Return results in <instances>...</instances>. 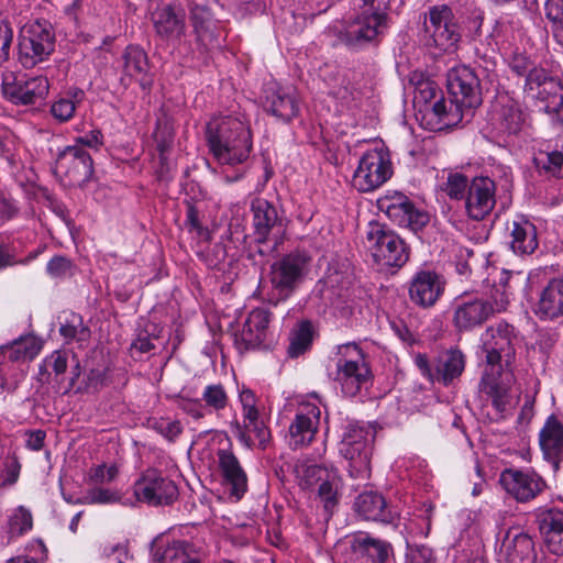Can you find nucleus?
Wrapping results in <instances>:
<instances>
[{
  "mask_svg": "<svg viewBox=\"0 0 563 563\" xmlns=\"http://www.w3.org/2000/svg\"><path fill=\"white\" fill-rule=\"evenodd\" d=\"M272 313L265 308L253 309L240 332L234 334V342L241 351L260 347L267 335Z\"/></svg>",
  "mask_w": 563,
  "mask_h": 563,
  "instance_id": "c85d7f7f",
  "label": "nucleus"
},
{
  "mask_svg": "<svg viewBox=\"0 0 563 563\" xmlns=\"http://www.w3.org/2000/svg\"><path fill=\"white\" fill-rule=\"evenodd\" d=\"M59 333L67 343L76 341L80 346L89 341L91 334L90 329L84 324L82 317L75 312L65 316Z\"/></svg>",
  "mask_w": 563,
  "mask_h": 563,
  "instance_id": "a19ab883",
  "label": "nucleus"
},
{
  "mask_svg": "<svg viewBox=\"0 0 563 563\" xmlns=\"http://www.w3.org/2000/svg\"><path fill=\"white\" fill-rule=\"evenodd\" d=\"M355 511L365 520L389 523L394 519L383 495L376 492H364L354 501Z\"/></svg>",
  "mask_w": 563,
  "mask_h": 563,
  "instance_id": "e433bc0d",
  "label": "nucleus"
},
{
  "mask_svg": "<svg viewBox=\"0 0 563 563\" xmlns=\"http://www.w3.org/2000/svg\"><path fill=\"white\" fill-rule=\"evenodd\" d=\"M351 550L366 563H393L395 558L390 542L368 533L355 536L351 541Z\"/></svg>",
  "mask_w": 563,
  "mask_h": 563,
  "instance_id": "c756f323",
  "label": "nucleus"
},
{
  "mask_svg": "<svg viewBox=\"0 0 563 563\" xmlns=\"http://www.w3.org/2000/svg\"><path fill=\"white\" fill-rule=\"evenodd\" d=\"M516 339L515 327L506 321L487 327L481 335L485 364L478 387L481 394L492 402L497 420L505 418L511 404Z\"/></svg>",
  "mask_w": 563,
  "mask_h": 563,
  "instance_id": "f257e3e1",
  "label": "nucleus"
},
{
  "mask_svg": "<svg viewBox=\"0 0 563 563\" xmlns=\"http://www.w3.org/2000/svg\"><path fill=\"white\" fill-rule=\"evenodd\" d=\"M120 500V495L109 488L95 487L87 492L86 496L79 498L77 503L81 505L88 504H112Z\"/></svg>",
  "mask_w": 563,
  "mask_h": 563,
  "instance_id": "603ef678",
  "label": "nucleus"
},
{
  "mask_svg": "<svg viewBox=\"0 0 563 563\" xmlns=\"http://www.w3.org/2000/svg\"><path fill=\"white\" fill-rule=\"evenodd\" d=\"M448 91L459 104L473 115V110L482 104V90L478 76L468 66H460L448 73Z\"/></svg>",
  "mask_w": 563,
  "mask_h": 563,
  "instance_id": "f3484780",
  "label": "nucleus"
},
{
  "mask_svg": "<svg viewBox=\"0 0 563 563\" xmlns=\"http://www.w3.org/2000/svg\"><path fill=\"white\" fill-rule=\"evenodd\" d=\"M265 108L274 117L289 122L299 113V101L291 88L268 85L265 89Z\"/></svg>",
  "mask_w": 563,
  "mask_h": 563,
  "instance_id": "7c9ffc66",
  "label": "nucleus"
},
{
  "mask_svg": "<svg viewBox=\"0 0 563 563\" xmlns=\"http://www.w3.org/2000/svg\"><path fill=\"white\" fill-rule=\"evenodd\" d=\"M533 163L541 175L563 178V153L559 151L540 152Z\"/></svg>",
  "mask_w": 563,
  "mask_h": 563,
  "instance_id": "37998d69",
  "label": "nucleus"
},
{
  "mask_svg": "<svg viewBox=\"0 0 563 563\" xmlns=\"http://www.w3.org/2000/svg\"><path fill=\"white\" fill-rule=\"evenodd\" d=\"M525 92L543 103L542 110L547 113L559 112L563 107V86L548 75L547 70H536L530 75L529 86Z\"/></svg>",
  "mask_w": 563,
  "mask_h": 563,
  "instance_id": "5701e85b",
  "label": "nucleus"
},
{
  "mask_svg": "<svg viewBox=\"0 0 563 563\" xmlns=\"http://www.w3.org/2000/svg\"><path fill=\"white\" fill-rule=\"evenodd\" d=\"M13 40V31L10 24L3 20L0 21V63H4L10 57V47Z\"/></svg>",
  "mask_w": 563,
  "mask_h": 563,
  "instance_id": "052dcab7",
  "label": "nucleus"
},
{
  "mask_svg": "<svg viewBox=\"0 0 563 563\" xmlns=\"http://www.w3.org/2000/svg\"><path fill=\"white\" fill-rule=\"evenodd\" d=\"M366 246L374 261L386 267H401L409 260L404 240L379 222H371L366 230Z\"/></svg>",
  "mask_w": 563,
  "mask_h": 563,
  "instance_id": "0eeeda50",
  "label": "nucleus"
},
{
  "mask_svg": "<svg viewBox=\"0 0 563 563\" xmlns=\"http://www.w3.org/2000/svg\"><path fill=\"white\" fill-rule=\"evenodd\" d=\"M320 409L313 404H301L288 430L289 445L299 448L309 444L319 427Z\"/></svg>",
  "mask_w": 563,
  "mask_h": 563,
  "instance_id": "a878e982",
  "label": "nucleus"
},
{
  "mask_svg": "<svg viewBox=\"0 0 563 563\" xmlns=\"http://www.w3.org/2000/svg\"><path fill=\"white\" fill-rule=\"evenodd\" d=\"M150 427L168 441H174L181 432L183 426L178 420L169 418H154L148 421Z\"/></svg>",
  "mask_w": 563,
  "mask_h": 563,
  "instance_id": "09e8293b",
  "label": "nucleus"
},
{
  "mask_svg": "<svg viewBox=\"0 0 563 563\" xmlns=\"http://www.w3.org/2000/svg\"><path fill=\"white\" fill-rule=\"evenodd\" d=\"M437 558L431 548L427 545H412L406 553V563H435Z\"/></svg>",
  "mask_w": 563,
  "mask_h": 563,
  "instance_id": "6e6d98bb",
  "label": "nucleus"
},
{
  "mask_svg": "<svg viewBox=\"0 0 563 563\" xmlns=\"http://www.w3.org/2000/svg\"><path fill=\"white\" fill-rule=\"evenodd\" d=\"M184 224L189 232H195L199 238L208 235V230L200 220V211L191 201H186V220Z\"/></svg>",
  "mask_w": 563,
  "mask_h": 563,
  "instance_id": "5fc2aeb1",
  "label": "nucleus"
},
{
  "mask_svg": "<svg viewBox=\"0 0 563 563\" xmlns=\"http://www.w3.org/2000/svg\"><path fill=\"white\" fill-rule=\"evenodd\" d=\"M156 563H201V551L186 540L158 539L152 548Z\"/></svg>",
  "mask_w": 563,
  "mask_h": 563,
  "instance_id": "bb28decb",
  "label": "nucleus"
},
{
  "mask_svg": "<svg viewBox=\"0 0 563 563\" xmlns=\"http://www.w3.org/2000/svg\"><path fill=\"white\" fill-rule=\"evenodd\" d=\"M490 307L493 309V316L495 313L505 311L507 309V306L509 303V294L506 290V286L497 287L494 291L490 294Z\"/></svg>",
  "mask_w": 563,
  "mask_h": 563,
  "instance_id": "774afa93",
  "label": "nucleus"
},
{
  "mask_svg": "<svg viewBox=\"0 0 563 563\" xmlns=\"http://www.w3.org/2000/svg\"><path fill=\"white\" fill-rule=\"evenodd\" d=\"M201 400L206 408L213 411H221L229 404V396L222 384H210L205 387L201 394Z\"/></svg>",
  "mask_w": 563,
  "mask_h": 563,
  "instance_id": "49530a36",
  "label": "nucleus"
},
{
  "mask_svg": "<svg viewBox=\"0 0 563 563\" xmlns=\"http://www.w3.org/2000/svg\"><path fill=\"white\" fill-rule=\"evenodd\" d=\"M464 115L466 110L463 106L455 102L453 98L446 100L441 97L430 106L424 118H429L427 128L437 131L457 125Z\"/></svg>",
  "mask_w": 563,
  "mask_h": 563,
  "instance_id": "473e14b6",
  "label": "nucleus"
},
{
  "mask_svg": "<svg viewBox=\"0 0 563 563\" xmlns=\"http://www.w3.org/2000/svg\"><path fill=\"white\" fill-rule=\"evenodd\" d=\"M67 366L68 358L66 353L62 351H54L51 355L44 358L43 365L40 368V374H47L49 376L51 373L48 372V369H52L55 376L58 377L65 374Z\"/></svg>",
  "mask_w": 563,
  "mask_h": 563,
  "instance_id": "3c124183",
  "label": "nucleus"
},
{
  "mask_svg": "<svg viewBox=\"0 0 563 563\" xmlns=\"http://www.w3.org/2000/svg\"><path fill=\"white\" fill-rule=\"evenodd\" d=\"M509 67L512 73L519 77H525V89L529 86V78L536 70H543L544 68L534 66L533 62L530 60L523 54H514L509 60Z\"/></svg>",
  "mask_w": 563,
  "mask_h": 563,
  "instance_id": "8fccbe9b",
  "label": "nucleus"
},
{
  "mask_svg": "<svg viewBox=\"0 0 563 563\" xmlns=\"http://www.w3.org/2000/svg\"><path fill=\"white\" fill-rule=\"evenodd\" d=\"M54 174L63 176L71 186H82L93 175V162L90 154L79 145H70L58 152Z\"/></svg>",
  "mask_w": 563,
  "mask_h": 563,
  "instance_id": "dca6fc26",
  "label": "nucleus"
},
{
  "mask_svg": "<svg viewBox=\"0 0 563 563\" xmlns=\"http://www.w3.org/2000/svg\"><path fill=\"white\" fill-rule=\"evenodd\" d=\"M136 500L148 506L172 505L178 497L176 484L156 468H146L133 485Z\"/></svg>",
  "mask_w": 563,
  "mask_h": 563,
  "instance_id": "f8f14e48",
  "label": "nucleus"
},
{
  "mask_svg": "<svg viewBox=\"0 0 563 563\" xmlns=\"http://www.w3.org/2000/svg\"><path fill=\"white\" fill-rule=\"evenodd\" d=\"M318 496L323 503L327 512H332L338 504L336 489L334 488L330 478H324L318 488Z\"/></svg>",
  "mask_w": 563,
  "mask_h": 563,
  "instance_id": "4d7b16f0",
  "label": "nucleus"
},
{
  "mask_svg": "<svg viewBox=\"0 0 563 563\" xmlns=\"http://www.w3.org/2000/svg\"><path fill=\"white\" fill-rule=\"evenodd\" d=\"M240 401L242 404L244 419H254V416H258V410L256 408V398L253 390L249 388H243L240 393Z\"/></svg>",
  "mask_w": 563,
  "mask_h": 563,
  "instance_id": "338daca9",
  "label": "nucleus"
},
{
  "mask_svg": "<svg viewBox=\"0 0 563 563\" xmlns=\"http://www.w3.org/2000/svg\"><path fill=\"white\" fill-rule=\"evenodd\" d=\"M497 558L499 563H542L538 561L532 538L517 528L505 532Z\"/></svg>",
  "mask_w": 563,
  "mask_h": 563,
  "instance_id": "4be33fe9",
  "label": "nucleus"
},
{
  "mask_svg": "<svg viewBox=\"0 0 563 563\" xmlns=\"http://www.w3.org/2000/svg\"><path fill=\"white\" fill-rule=\"evenodd\" d=\"M445 289V279L433 269H420L409 282L408 295L420 308L433 307Z\"/></svg>",
  "mask_w": 563,
  "mask_h": 563,
  "instance_id": "aec40b11",
  "label": "nucleus"
},
{
  "mask_svg": "<svg viewBox=\"0 0 563 563\" xmlns=\"http://www.w3.org/2000/svg\"><path fill=\"white\" fill-rule=\"evenodd\" d=\"M484 19H485L484 11L481 9H474L468 12V14L464 21L468 36H471L472 38H475V37L482 35V26H483Z\"/></svg>",
  "mask_w": 563,
  "mask_h": 563,
  "instance_id": "bf43d9fd",
  "label": "nucleus"
},
{
  "mask_svg": "<svg viewBox=\"0 0 563 563\" xmlns=\"http://www.w3.org/2000/svg\"><path fill=\"white\" fill-rule=\"evenodd\" d=\"M389 22L388 14L362 12L340 33L339 40L352 49H361L372 43L378 44L389 27Z\"/></svg>",
  "mask_w": 563,
  "mask_h": 563,
  "instance_id": "1a4fd4ad",
  "label": "nucleus"
},
{
  "mask_svg": "<svg viewBox=\"0 0 563 563\" xmlns=\"http://www.w3.org/2000/svg\"><path fill=\"white\" fill-rule=\"evenodd\" d=\"M423 31L427 45L441 53H453L462 38L461 26L453 10L448 4L429 8L424 14Z\"/></svg>",
  "mask_w": 563,
  "mask_h": 563,
  "instance_id": "423d86ee",
  "label": "nucleus"
},
{
  "mask_svg": "<svg viewBox=\"0 0 563 563\" xmlns=\"http://www.w3.org/2000/svg\"><path fill=\"white\" fill-rule=\"evenodd\" d=\"M46 272L53 278H66L73 276L74 265L66 256L56 255L47 263Z\"/></svg>",
  "mask_w": 563,
  "mask_h": 563,
  "instance_id": "864d4df0",
  "label": "nucleus"
},
{
  "mask_svg": "<svg viewBox=\"0 0 563 563\" xmlns=\"http://www.w3.org/2000/svg\"><path fill=\"white\" fill-rule=\"evenodd\" d=\"M3 97L15 106H33L48 95L49 84L44 76L30 77L12 71L2 75Z\"/></svg>",
  "mask_w": 563,
  "mask_h": 563,
  "instance_id": "6e6552de",
  "label": "nucleus"
},
{
  "mask_svg": "<svg viewBox=\"0 0 563 563\" xmlns=\"http://www.w3.org/2000/svg\"><path fill=\"white\" fill-rule=\"evenodd\" d=\"M465 212L475 221L490 214L496 205V184L489 177H474L465 197Z\"/></svg>",
  "mask_w": 563,
  "mask_h": 563,
  "instance_id": "412c9836",
  "label": "nucleus"
},
{
  "mask_svg": "<svg viewBox=\"0 0 563 563\" xmlns=\"http://www.w3.org/2000/svg\"><path fill=\"white\" fill-rule=\"evenodd\" d=\"M206 135L210 152L220 164H240L246 161L251 153V131L241 118H213L207 124Z\"/></svg>",
  "mask_w": 563,
  "mask_h": 563,
  "instance_id": "f03ea898",
  "label": "nucleus"
},
{
  "mask_svg": "<svg viewBox=\"0 0 563 563\" xmlns=\"http://www.w3.org/2000/svg\"><path fill=\"white\" fill-rule=\"evenodd\" d=\"M178 407L194 419L199 420L206 416V407L200 399H188L180 397L178 400Z\"/></svg>",
  "mask_w": 563,
  "mask_h": 563,
  "instance_id": "680f3d73",
  "label": "nucleus"
},
{
  "mask_svg": "<svg viewBox=\"0 0 563 563\" xmlns=\"http://www.w3.org/2000/svg\"><path fill=\"white\" fill-rule=\"evenodd\" d=\"M393 175L391 162L383 150H369L360 158L352 178L360 192H371L385 184Z\"/></svg>",
  "mask_w": 563,
  "mask_h": 563,
  "instance_id": "9d476101",
  "label": "nucleus"
},
{
  "mask_svg": "<svg viewBox=\"0 0 563 563\" xmlns=\"http://www.w3.org/2000/svg\"><path fill=\"white\" fill-rule=\"evenodd\" d=\"M440 92L441 91L439 90L434 82L426 81L420 84L418 88V93L416 96V100H418L419 102H424V110L427 112L430 109V106L432 104L431 101L437 99Z\"/></svg>",
  "mask_w": 563,
  "mask_h": 563,
  "instance_id": "69168bd1",
  "label": "nucleus"
},
{
  "mask_svg": "<svg viewBox=\"0 0 563 563\" xmlns=\"http://www.w3.org/2000/svg\"><path fill=\"white\" fill-rule=\"evenodd\" d=\"M15 344L22 347L27 360H33L43 346L42 341L34 335L21 336L15 340Z\"/></svg>",
  "mask_w": 563,
  "mask_h": 563,
  "instance_id": "e2e57ef3",
  "label": "nucleus"
},
{
  "mask_svg": "<svg viewBox=\"0 0 563 563\" xmlns=\"http://www.w3.org/2000/svg\"><path fill=\"white\" fill-rule=\"evenodd\" d=\"M55 51V32L46 20H36L22 26L19 34L18 60L31 69L46 60Z\"/></svg>",
  "mask_w": 563,
  "mask_h": 563,
  "instance_id": "39448f33",
  "label": "nucleus"
},
{
  "mask_svg": "<svg viewBox=\"0 0 563 563\" xmlns=\"http://www.w3.org/2000/svg\"><path fill=\"white\" fill-rule=\"evenodd\" d=\"M377 206L394 224L400 228L417 232L429 222V214L418 209L409 197L399 191L380 197Z\"/></svg>",
  "mask_w": 563,
  "mask_h": 563,
  "instance_id": "ddd939ff",
  "label": "nucleus"
},
{
  "mask_svg": "<svg viewBox=\"0 0 563 563\" xmlns=\"http://www.w3.org/2000/svg\"><path fill=\"white\" fill-rule=\"evenodd\" d=\"M354 350L358 360L340 358L336 363L335 380L340 384L342 393L347 397L356 396L362 387L367 386L372 380V371L361 354V349L356 343H346L338 346L339 354L344 351Z\"/></svg>",
  "mask_w": 563,
  "mask_h": 563,
  "instance_id": "2eb2a0df",
  "label": "nucleus"
},
{
  "mask_svg": "<svg viewBox=\"0 0 563 563\" xmlns=\"http://www.w3.org/2000/svg\"><path fill=\"white\" fill-rule=\"evenodd\" d=\"M119 474L117 465H98L90 470L89 477L93 483L103 484L112 482Z\"/></svg>",
  "mask_w": 563,
  "mask_h": 563,
  "instance_id": "13d9d810",
  "label": "nucleus"
},
{
  "mask_svg": "<svg viewBox=\"0 0 563 563\" xmlns=\"http://www.w3.org/2000/svg\"><path fill=\"white\" fill-rule=\"evenodd\" d=\"M157 38L166 45L179 46L187 34L186 12L183 8L166 3L151 13Z\"/></svg>",
  "mask_w": 563,
  "mask_h": 563,
  "instance_id": "a211bd4d",
  "label": "nucleus"
},
{
  "mask_svg": "<svg viewBox=\"0 0 563 563\" xmlns=\"http://www.w3.org/2000/svg\"><path fill=\"white\" fill-rule=\"evenodd\" d=\"M415 364L428 380L449 386L462 375L466 360L461 350L450 349L440 353L432 364L427 354L418 353L415 356Z\"/></svg>",
  "mask_w": 563,
  "mask_h": 563,
  "instance_id": "9b49d317",
  "label": "nucleus"
},
{
  "mask_svg": "<svg viewBox=\"0 0 563 563\" xmlns=\"http://www.w3.org/2000/svg\"><path fill=\"white\" fill-rule=\"evenodd\" d=\"M311 256L305 250H295L274 262L269 271L272 297L269 301L278 302L289 298L308 273Z\"/></svg>",
  "mask_w": 563,
  "mask_h": 563,
  "instance_id": "20e7f679",
  "label": "nucleus"
},
{
  "mask_svg": "<svg viewBox=\"0 0 563 563\" xmlns=\"http://www.w3.org/2000/svg\"><path fill=\"white\" fill-rule=\"evenodd\" d=\"M499 482L518 503H528L547 488L545 481L533 471L507 468L500 474Z\"/></svg>",
  "mask_w": 563,
  "mask_h": 563,
  "instance_id": "6ab92c4d",
  "label": "nucleus"
},
{
  "mask_svg": "<svg viewBox=\"0 0 563 563\" xmlns=\"http://www.w3.org/2000/svg\"><path fill=\"white\" fill-rule=\"evenodd\" d=\"M251 212L255 241L260 244L275 241V245H279L286 231V219L277 208L267 199L255 197L251 201Z\"/></svg>",
  "mask_w": 563,
  "mask_h": 563,
  "instance_id": "4468645a",
  "label": "nucleus"
},
{
  "mask_svg": "<svg viewBox=\"0 0 563 563\" xmlns=\"http://www.w3.org/2000/svg\"><path fill=\"white\" fill-rule=\"evenodd\" d=\"M534 313L544 320L563 316V278H553L540 291Z\"/></svg>",
  "mask_w": 563,
  "mask_h": 563,
  "instance_id": "72a5a7b5",
  "label": "nucleus"
},
{
  "mask_svg": "<svg viewBox=\"0 0 563 563\" xmlns=\"http://www.w3.org/2000/svg\"><path fill=\"white\" fill-rule=\"evenodd\" d=\"M539 529L548 550L555 555H563V512H544L540 518Z\"/></svg>",
  "mask_w": 563,
  "mask_h": 563,
  "instance_id": "4c0bfd02",
  "label": "nucleus"
},
{
  "mask_svg": "<svg viewBox=\"0 0 563 563\" xmlns=\"http://www.w3.org/2000/svg\"><path fill=\"white\" fill-rule=\"evenodd\" d=\"M238 438L244 443L247 448H252L254 442L251 438L253 434L255 439L258 441L257 446L261 450H266L269 446L272 437L271 431L264 423V421L258 419V416H254L253 418L244 419V427L238 426Z\"/></svg>",
  "mask_w": 563,
  "mask_h": 563,
  "instance_id": "58836bf2",
  "label": "nucleus"
},
{
  "mask_svg": "<svg viewBox=\"0 0 563 563\" xmlns=\"http://www.w3.org/2000/svg\"><path fill=\"white\" fill-rule=\"evenodd\" d=\"M85 99V91L79 88L70 89L65 97H60L53 102L51 107L52 115L59 122L70 120L76 111V107Z\"/></svg>",
  "mask_w": 563,
  "mask_h": 563,
  "instance_id": "79ce46f5",
  "label": "nucleus"
},
{
  "mask_svg": "<svg viewBox=\"0 0 563 563\" xmlns=\"http://www.w3.org/2000/svg\"><path fill=\"white\" fill-rule=\"evenodd\" d=\"M497 124L500 132L517 134L523 124L521 110L512 103L503 104L497 114Z\"/></svg>",
  "mask_w": 563,
  "mask_h": 563,
  "instance_id": "c03bdc74",
  "label": "nucleus"
},
{
  "mask_svg": "<svg viewBox=\"0 0 563 563\" xmlns=\"http://www.w3.org/2000/svg\"><path fill=\"white\" fill-rule=\"evenodd\" d=\"M492 316L489 301L483 298H461L455 303L453 323L459 331H471Z\"/></svg>",
  "mask_w": 563,
  "mask_h": 563,
  "instance_id": "cd10ccee",
  "label": "nucleus"
},
{
  "mask_svg": "<svg viewBox=\"0 0 563 563\" xmlns=\"http://www.w3.org/2000/svg\"><path fill=\"white\" fill-rule=\"evenodd\" d=\"M539 443L544 459L558 471L563 460V423L555 415L547 418L539 432Z\"/></svg>",
  "mask_w": 563,
  "mask_h": 563,
  "instance_id": "2f4dec72",
  "label": "nucleus"
},
{
  "mask_svg": "<svg viewBox=\"0 0 563 563\" xmlns=\"http://www.w3.org/2000/svg\"><path fill=\"white\" fill-rule=\"evenodd\" d=\"M509 245L517 255L523 256L534 253L539 246L536 225L525 217L514 220L510 225Z\"/></svg>",
  "mask_w": 563,
  "mask_h": 563,
  "instance_id": "c9c22d12",
  "label": "nucleus"
},
{
  "mask_svg": "<svg viewBox=\"0 0 563 563\" xmlns=\"http://www.w3.org/2000/svg\"><path fill=\"white\" fill-rule=\"evenodd\" d=\"M374 438L375 432L367 424L350 422L345 427L339 451L347 461V471L352 478L369 477Z\"/></svg>",
  "mask_w": 563,
  "mask_h": 563,
  "instance_id": "7ed1b4c3",
  "label": "nucleus"
},
{
  "mask_svg": "<svg viewBox=\"0 0 563 563\" xmlns=\"http://www.w3.org/2000/svg\"><path fill=\"white\" fill-rule=\"evenodd\" d=\"M188 11L197 43L203 47L213 44L216 42L214 19L210 8L191 1L188 3Z\"/></svg>",
  "mask_w": 563,
  "mask_h": 563,
  "instance_id": "f704fd0d",
  "label": "nucleus"
},
{
  "mask_svg": "<svg viewBox=\"0 0 563 563\" xmlns=\"http://www.w3.org/2000/svg\"><path fill=\"white\" fill-rule=\"evenodd\" d=\"M544 13L549 21L563 29V0H547Z\"/></svg>",
  "mask_w": 563,
  "mask_h": 563,
  "instance_id": "0e129e2a",
  "label": "nucleus"
},
{
  "mask_svg": "<svg viewBox=\"0 0 563 563\" xmlns=\"http://www.w3.org/2000/svg\"><path fill=\"white\" fill-rule=\"evenodd\" d=\"M470 185L471 181L466 175L451 172L448 174L446 181L442 184L441 189L452 200H464Z\"/></svg>",
  "mask_w": 563,
  "mask_h": 563,
  "instance_id": "a18cd8bd",
  "label": "nucleus"
},
{
  "mask_svg": "<svg viewBox=\"0 0 563 563\" xmlns=\"http://www.w3.org/2000/svg\"><path fill=\"white\" fill-rule=\"evenodd\" d=\"M33 527L32 514L29 509L20 506L9 520V534L11 538L20 537L30 531Z\"/></svg>",
  "mask_w": 563,
  "mask_h": 563,
  "instance_id": "de8ad7c7",
  "label": "nucleus"
},
{
  "mask_svg": "<svg viewBox=\"0 0 563 563\" xmlns=\"http://www.w3.org/2000/svg\"><path fill=\"white\" fill-rule=\"evenodd\" d=\"M122 76L120 82L128 87L132 80L140 84L143 90H150L153 85V76L150 71V62L146 52L137 45L125 47L121 56Z\"/></svg>",
  "mask_w": 563,
  "mask_h": 563,
  "instance_id": "b1692460",
  "label": "nucleus"
},
{
  "mask_svg": "<svg viewBox=\"0 0 563 563\" xmlns=\"http://www.w3.org/2000/svg\"><path fill=\"white\" fill-rule=\"evenodd\" d=\"M313 333L311 321L301 320L290 332L287 354L292 358L305 354L311 347Z\"/></svg>",
  "mask_w": 563,
  "mask_h": 563,
  "instance_id": "ea45409f",
  "label": "nucleus"
},
{
  "mask_svg": "<svg viewBox=\"0 0 563 563\" xmlns=\"http://www.w3.org/2000/svg\"><path fill=\"white\" fill-rule=\"evenodd\" d=\"M221 484L230 497L240 500L247 492V475L239 459L230 449H219L217 452Z\"/></svg>",
  "mask_w": 563,
  "mask_h": 563,
  "instance_id": "393cba45",
  "label": "nucleus"
}]
</instances>
